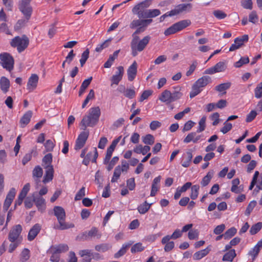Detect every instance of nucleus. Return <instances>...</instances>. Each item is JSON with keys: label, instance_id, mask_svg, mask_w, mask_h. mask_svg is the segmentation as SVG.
I'll list each match as a JSON object with an SVG mask.
<instances>
[{"label": "nucleus", "instance_id": "nucleus-1", "mask_svg": "<svg viewBox=\"0 0 262 262\" xmlns=\"http://www.w3.org/2000/svg\"><path fill=\"white\" fill-rule=\"evenodd\" d=\"M101 114L100 109L99 107L91 108L88 115H85L80 123L82 132L78 136L76 141L75 146V150H79L82 148L85 145L89 137V132L85 131L87 127H94L98 123Z\"/></svg>", "mask_w": 262, "mask_h": 262}, {"label": "nucleus", "instance_id": "nucleus-2", "mask_svg": "<svg viewBox=\"0 0 262 262\" xmlns=\"http://www.w3.org/2000/svg\"><path fill=\"white\" fill-rule=\"evenodd\" d=\"M151 5V0H144L137 5L132 9V13L137 15L139 18L151 19L161 14L159 9H148Z\"/></svg>", "mask_w": 262, "mask_h": 262}, {"label": "nucleus", "instance_id": "nucleus-3", "mask_svg": "<svg viewBox=\"0 0 262 262\" xmlns=\"http://www.w3.org/2000/svg\"><path fill=\"white\" fill-rule=\"evenodd\" d=\"M54 214L56 217L59 225L57 229L61 230H66L74 227L73 223H66V214L64 209L61 206H56L53 208Z\"/></svg>", "mask_w": 262, "mask_h": 262}, {"label": "nucleus", "instance_id": "nucleus-4", "mask_svg": "<svg viewBox=\"0 0 262 262\" xmlns=\"http://www.w3.org/2000/svg\"><path fill=\"white\" fill-rule=\"evenodd\" d=\"M211 82V78L209 76H203L198 79L193 84L192 90L190 93V98H192L198 95L202 91V88L205 87Z\"/></svg>", "mask_w": 262, "mask_h": 262}, {"label": "nucleus", "instance_id": "nucleus-5", "mask_svg": "<svg viewBox=\"0 0 262 262\" xmlns=\"http://www.w3.org/2000/svg\"><path fill=\"white\" fill-rule=\"evenodd\" d=\"M29 44V39L26 35H23L21 37L15 36L10 42L11 47L16 48L19 53L23 52L28 47Z\"/></svg>", "mask_w": 262, "mask_h": 262}, {"label": "nucleus", "instance_id": "nucleus-6", "mask_svg": "<svg viewBox=\"0 0 262 262\" xmlns=\"http://www.w3.org/2000/svg\"><path fill=\"white\" fill-rule=\"evenodd\" d=\"M152 19L139 18L134 19L129 24V27L132 29L137 28L135 33H141L145 31L152 22Z\"/></svg>", "mask_w": 262, "mask_h": 262}, {"label": "nucleus", "instance_id": "nucleus-7", "mask_svg": "<svg viewBox=\"0 0 262 262\" xmlns=\"http://www.w3.org/2000/svg\"><path fill=\"white\" fill-rule=\"evenodd\" d=\"M190 24L191 21L189 19H184L179 21L166 29L164 34L165 36L173 34L188 27Z\"/></svg>", "mask_w": 262, "mask_h": 262}, {"label": "nucleus", "instance_id": "nucleus-8", "mask_svg": "<svg viewBox=\"0 0 262 262\" xmlns=\"http://www.w3.org/2000/svg\"><path fill=\"white\" fill-rule=\"evenodd\" d=\"M0 64L6 70L11 72L14 68V60L10 54L4 52L0 54Z\"/></svg>", "mask_w": 262, "mask_h": 262}, {"label": "nucleus", "instance_id": "nucleus-9", "mask_svg": "<svg viewBox=\"0 0 262 262\" xmlns=\"http://www.w3.org/2000/svg\"><path fill=\"white\" fill-rule=\"evenodd\" d=\"M150 38V36L147 35L140 40L138 42V45H137V46L130 45L132 54L133 57L136 56L138 52H140L144 50L148 44Z\"/></svg>", "mask_w": 262, "mask_h": 262}, {"label": "nucleus", "instance_id": "nucleus-10", "mask_svg": "<svg viewBox=\"0 0 262 262\" xmlns=\"http://www.w3.org/2000/svg\"><path fill=\"white\" fill-rule=\"evenodd\" d=\"M32 0H21L19 2V9L24 15H26L27 18H30L32 8L30 6V3Z\"/></svg>", "mask_w": 262, "mask_h": 262}, {"label": "nucleus", "instance_id": "nucleus-11", "mask_svg": "<svg viewBox=\"0 0 262 262\" xmlns=\"http://www.w3.org/2000/svg\"><path fill=\"white\" fill-rule=\"evenodd\" d=\"M22 231V227L20 225L14 226L10 231L8 235V239L11 243L17 241Z\"/></svg>", "mask_w": 262, "mask_h": 262}, {"label": "nucleus", "instance_id": "nucleus-12", "mask_svg": "<svg viewBox=\"0 0 262 262\" xmlns=\"http://www.w3.org/2000/svg\"><path fill=\"white\" fill-rule=\"evenodd\" d=\"M117 71L116 72L115 74L113 75L111 78V84L118 85L119 82L122 80V77L124 74V68L122 66H119L117 68Z\"/></svg>", "mask_w": 262, "mask_h": 262}, {"label": "nucleus", "instance_id": "nucleus-13", "mask_svg": "<svg viewBox=\"0 0 262 262\" xmlns=\"http://www.w3.org/2000/svg\"><path fill=\"white\" fill-rule=\"evenodd\" d=\"M137 68L138 64L136 61H134V62L128 67L127 70V75L128 81H133L135 79L137 74Z\"/></svg>", "mask_w": 262, "mask_h": 262}, {"label": "nucleus", "instance_id": "nucleus-14", "mask_svg": "<svg viewBox=\"0 0 262 262\" xmlns=\"http://www.w3.org/2000/svg\"><path fill=\"white\" fill-rule=\"evenodd\" d=\"M43 168L46 169L45 174L43 177V183L46 184L51 181L53 178L54 169L52 165H43Z\"/></svg>", "mask_w": 262, "mask_h": 262}, {"label": "nucleus", "instance_id": "nucleus-15", "mask_svg": "<svg viewBox=\"0 0 262 262\" xmlns=\"http://www.w3.org/2000/svg\"><path fill=\"white\" fill-rule=\"evenodd\" d=\"M39 77L36 74H33L29 77L27 83V89L30 91L34 90L37 87Z\"/></svg>", "mask_w": 262, "mask_h": 262}, {"label": "nucleus", "instance_id": "nucleus-16", "mask_svg": "<svg viewBox=\"0 0 262 262\" xmlns=\"http://www.w3.org/2000/svg\"><path fill=\"white\" fill-rule=\"evenodd\" d=\"M34 202L38 210L41 212H43L46 208L45 200L41 196L35 195L34 196Z\"/></svg>", "mask_w": 262, "mask_h": 262}, {"label": "nucleus", "instance_id": "nucleus-17", "mask_svg": "<svg viewBox=\"0 0 262 262\" xmlns=\"http://www.w3.org/2000/svg\"><path fill=\"white\" fill-rule=\"evenodd\" d=\"M41 229V226L39 224H35L29 230L28 235V239L32 241L36 237Z\"/></svg>", "mask_w": 262, "mask_h": 262}, {"label": "nucleus", "instance_id": "nucleus-18", "mask_svg": "<svg viewBox=\"0 0 262 262\" xmlns=\"http://www.w3.org/2000/svg\"><path fill=\"white\" fill-rule=\"evenodd\" d=\"M50 249L59 255L61 253H64L68 251L69 250V247L67 244H61L53 245L51 246Z\"/></svg>", "mask_w": 262, "mask_h": 262}, {"label": "nucleus", "instance_id": "nucleus-19", "mask_svg": "<svg viewBox=\"0 0 262 262\" xmlns=\"http://www.w3.org/2000/svg\"><path fill=\"white\" fill-rule=\"evenodd\" d=\"M42 168L39 165L36 166L32 171V177L37 184L40 182L39 179L42 177Z\"/></svg>", "mask_w": 262, "mask_h": 262}, {"label": "nucleus", "instance_id": "nucleus-20", "mask_svg": "<svg viewBox=\"0 0 262 262\" xmlns=\"http://www.w3.org/2000/svg\"><path fill=\"white\" fill-rule=\"evenodd\" d=\"M79 255L82 258L81 262H91L92 250L85 249L79 251Z\"/></svg>", "mask_w": 262, "mask_h": 262}, {"label": "nucleus", "instance_id": "nucleus-21", "mask_svg": "<svg viewBox=\"0 0 262 262\" xmlns=\"http://www.w3.org/2000/svg\"><path fill=\"white\" fill-rule=\"evenodd\" d=\"M32 116L31 111H28L23 115L19 121L21 127H24L30 122Z\"/></svg>", "mask_w": 262, "mask_h": 262}, {"label": "nucleus", "instance_id": "nucleus-22", "mask_svg": "<svg viewBox=\"0 0 262 262\" xmlns=\"http://www.w3.org/2000/svg\"><path fill=\"white\" fill-rule=\"evenodd\" d=\"M1 89L4 93L8 92L10 86L9 80L5 76L1 77L0 79Z\"/></svg>", "mask_w": 262, "mask_h": 262}, {"label": "nucleus", "instance_id": "nucleus-23", "mask_svg": "<svg viewBox=\"0 0 262 262\" xmlns=\"http://www.w3.org/2000/svg\"><path fill=\"white\" fill-rule=\"evenodd\" d=\"M174 90L171 92V102L175 101L182 97L183 96L182 93L181 92V87L178 86L173 88Z\"/></svg>", "mask_w": 262, "mask_h": 262}, {"label": "nucleus", "instance_id": "nucleus-24", "mask_svg": "<svg viewBox=\"0 0 262 262\" xmlns=\"http://www.w3.org/2000/svg\"><path fill=\"white\" fill-rule=\"evenodd\" d=\"M214 174V171L213 170H209L207 174L203 177L201 182V185L202 187H205L209 184Z\"/></svg>", "mask_w": 262, "mask_h": 262}, {"label": "nucleus", "instance_id": "nucleus-25", "mask_svg": "<svg viewBox=\"0 0 262 262\" xmlns=\"http://www.w3.org/2000/svg\"><path fill=\"white\" fill-rule=\"evenodd\" d=\"M132 243L124 244L122 245V248L114 254L115 258H118L125 254L127 249L132 245Z\"/></svg>", "mask_w": 262, "mask_h": 262}, {"label": "nucleus", "instance_id": "nucleus-26", "mask_svg": "<svg viewBox=\"0 0 262 262\" xmlns=\"http://www.w3.org/2000/svg\"><path fill=\"white\" fill-rule=\"evenodd\" d=\"M171 92L169 90H166L162 93L159 99L162 102L170 103L171 102Z\"/></svg>", "mask_w": 262, "mask_h": 262}, {"label": "nucleus", "instance_id": "nucleus-27", "mask_svg": "<svg viewBox=\"0 0 262 262\" xmlns=\"http://www.w3.org/2000/svg\"><path fill=\"white\" fill-rule=\"evenodd\" d=\"M210 251V249L209 247H207L206 248L200 250L195 252L193 255V258L195 260H200L206 255H207Z\"/></svg>", "mask_w": 262, "mask_h": 262}, {"label": "nucleus", "instance_id": "nucleus-28", "mask_svg": "<svg viewBox=\"0 0 262 262\" xmlns=\"http://www.w3.org/2000/svg\"><path fill=\"white\" fill-rule=\"evenodd\" d=\"M236 254L234 249H231L226 253L222 258L223 261H232Z\"/></svg>", "mask_w": 262, "mask_h": 262}, {"label": "nucleus", "instance_id": "nucleus-29", "mask_svg": "<svg viewBox=\"0 0 262 262\" xmlns=\"http://www.w3.org/2000/svg\"><path fill=\"white\" fill-rule=\"evenodd\" d=\"M230 86V82L223 83L216 85L215 87V90L219 92H222L223 94H225L226 93V91L229 89Z\"/></svg>", "mask_w": 262, "mask_h": 262}, {"label": "nucleus", "instance_id": "nucleus-30", "mask_svg": "<svg viewBox=\"0 0 262 262\" xmlns=\"http://www.w3.org/2000/svg\"><path fill=\"white\" fill-rule=\"evenodd\" d=\"M152 204L147 203L145 201L144 203L139 205L138 207V210L140 214H144L149 209Z\"/></svg>", "mask_w": 262, "mask_h": 262}, {"label": "nucleus", "instance_id": "nucleus-31", "mask_svg": "<svg viewBox=\"0 0 262 262\" xmlns=\"http://www.w3.org/2000/svg\"><path fill=\"white\" fill-rule=\"evenodd\" d=\"M237 232V229L232 227L228 229L224 233V239H229L234 236Z\"/></svg>", "mask_w": 262, "mask_h": 262}, {"label": "nucleus", "instance_id": "nucleus-32", "mask_svg": "<svg viewBox=\"0 0 262 262\" xmlns=\"http://www.w3.org/2000/svg\"><path fill=\"white\" fill-rule=\"evenodd\" d=\"M25 19H19L14 26V30L16 31L20 30L25 26L30 18H27L26 15H24Z\"/></svg>", "mask_w": 262, "mask_h": 262}, {"label": "nucleus", "instance_id": "nucleus-33", "mask_svg": "<svg viewBox=\"0 0 262 262\" xmlns=\"http://www.w3.org/2000/svg\"><path fill=\"white\" fill-rule=\"evenodd\" d=\"M262 228V223L258 222L257 223L252 226L250 229V233L251 235H254L259 231Z\"/></svg>", "mask_w": 262, "mask_h": 262}, {"label": "nucleus", "instance_id": "nucleus-34", "mask_svg": "<svg viewBox=\"0 0 262 262\" xmlns=\"http://www.w3.org/2000/svg\"><path fill=\"white\" fill-rule=\"evenodd\" d=\"M121 166L120 165L117 166L115 168L113 176L112 178L111 182L112 183L116 182L118 179L119 178L121 175Z\"/></svg>", "mask_w": 262, "mask_h": 262}, {"label": "nucleus", "instance_id": "nucleus-35", "mask_svg": "<svg viewBox=\"0 0 262 262\" xmlns=\"http://www.w3.org/2000/svg\"><path fill=\"white\" fill-rule=\"evenodd\" d=\"M199 189L200 186L198 185H193L191 187V192L190 194V198L192 200H195L198 198Z\"/></svg>", "mask_w": 262, "mask_h": 262}, {"label": "nucleus", "instance_id": "nucleus-36", "mask_svg": "<svg viewBox=\"0 0 262 262\" xmlns=\"http://www.w3.org/2000/svg\"><path fill=\"white\" fill-rule=\"evenodd\" d=\"M90 51L89 49H86L81 54V58L80 59V66L82 67L85 63L86 62L87 59L89 57Z\"/></svg>", "mask_w": 262, "mask_h": 262}, {"label": "nucleus", "instance_id": "nucleus-37", "mask_svg": "<svg viewBox=\"0 0 262 262\" xmlns=\"http://www.w3.org/2000/svg\"><path fill=\"white\" fill-rule=\"evenodd\" d=\"M143 142L147 145H152L154 143V137L151 134H147L143 137Z\"/></svg>", "mask_w": 262, "mask_h": 262}, {"label": "nucleus", "instance_id": "nucleus-38", "mask_svg": "<svg viewBox=\"0 0 262 262\" xmlns=\"http://www.w3.org/2000/svg\"><path fill=\"white\" fill-rule=\"evenodd\" d=\"M144 247L142 246V244L141 243H138L134 245L131 248L130 251L132 253L136 252H139L143 251Z\"/></svg>", "mask_w": 262, "mask_h": 262}, {"label": "nucleus", "instance_id": "nucleus-39", "mask_svg": "<svg viewBox=\"0 0 262 262\" xmlns=\"http://www.w3.org/2000/svg\"><path fill=\"white\" fill-rule=\"evenodd\" d=\"M257 202L253 200L251 201L247 206L245 214L246 216H249L254 208L256 205Z\"/></svg>", "mask_w": 262, "mask_h": 262}, {"label": "nucleus", "instance_id": "nucleus-40", "mask_svg": "<svg viewBox=\"0 0 262 262\" xmlns=\"http://www.w3.org/2000/svg\"><path fill=\"white\" fill-rule=\"evenodd\" d=\"M42 165H52L51 163L52 162V155L51 153L45 155L42 160Z\"/></svg>", "mask_w": 262, "mask_h": 262}, {"label": "nucleus", "instance_id": "nucleus-41", "mask_svg": "<svg viewBox=\"0 0 262 262\" xmlns=\"http://www.w3.org/2000/svg\"><path fill=\"white\" fill-rule=\"evenodd\" d=\"M111 40L112 39L111 38L108 39L102 43L98 45L95 49V51L97 52H100L103 49L107 48L109 46V43Z\"/></svg>", "mask_w": 262, "mask_h": 262}, {"label": "nucleus", "instance_id": "nucleus-42", "mask_svg": "<svg viewBox=\"0 0 262 262\" xmlns=\"http://www.w3.org/2000/svg\"><path fill=\"white\" fill-rule=\"evenodd\" d=\"M30 257V251L27 248H25L20 254V261L26 262Z\"/></svg>", "mask_w": 262, "mask_h": 262}, {"label": "nucleus", "instance_id": "nucleus-43", "mask_svg": "<svg viewBox=\"0 0 262 262\" xmlns=\"http://www.w3.org/2000/svg\"><path fill=\"white\" fill-rule=\"evenodd\" d=\"M110 248V245L108 244H101L95 246V249L96 251L101 252H104L107 251Z\"/></svg>", "mask_w": 262, "mask_h": 262}, {"label": "nucleus", "instance_id": "nucleus-44", "mask_svg": "<svg viewBox=\"0 0 262 262\" xmlns=\"http://www.w3.org/2000/svg\"><path fill=\"white\" fill-rule=\"evenodd\" d=\"M249 62V59L248 57H242L237 62H235L234 67L236 68H240L243 65L248 63Z\"/></svg>", "mask_w": 262, "mask_h": 262}, {"label": "nucleus", "instance_id": "nucleus-45", "mask_svg": "<svg viewBox=\"0 0 262 262\" xmlns=\"http://www.w3.org/2000/svg\"><path fill=\"white\" fill-rule=\"evenodd\" d=\"M177 7L179 11V13H181L183 11H186L187 9L190 10L192 8L191 4H181L177 6Z\"/></svg>", "mask_w": 262, "mask_h": 262}, {"label": "nucleus", "instance_id": "nucleus-46", "mask_svg": "<svg viewBox=\"0 0 262 262\" xmlns=\"http://www.w3.org/2000/svg\"><path fill=\"white\" fill-rule=\"evenodd\" d=\"M206 117L204 116L203 117L199 122V127L196 130L197 133H201L203 131H204L206 127Z\"/></svg>", "mask_w": 262, "mask_h": 262}, {"label": "nucleus", "instance_id": "nucleus-47", "mask_svg": "<svg viewBox=\"0 0 262 262\" xmlns=\"http://www.w3.org/2000/svg\"><path fill=\"white\" fill-rule=\"evenodd\" d=\"M186 154L187 156V159L182 163V166L184 167H188L189 166L190 162L192 158V154L191 150L188 151L186 152Z\"/></svg>", "mask_w": 262, "mask_h": 262}, {"label": "nucleus", "instance_id": "nucleus-48", "mask_svg": "<svg viewBox=\"0 0 262 262\" xmlns=\"http://www.w3.org/2000/svg\"><path fill=\"white\" fill-rule=\"evenodd\" d=\"M255 97L260 98L262 97V82L258 83L254 90Z\"/></svg>", "mask_w": 262, "mask_h": 262}, {"label": "nucleus", "instance_id": "nucleus-49", "mask_svg": "<svg viewBox=\"0 0 262 262\" xmlns=\"http://www.w3.org/2000/svg\"><path fill=\"white\" fill-rule=\"evenodd\" d=\"M198 64V61L196 60H193L192 64L189 67V70L186 72V75L187 76H190L195 71Z\"/></svg>", "mask_w": 262, "mask_h": 262}, {"label": "nucleus", "instance_id": "nucleus-50", "mask_svg": "<svg viewBox=\"0 0 262 262\" xmlns=\"http://www.w3.org/2000/svg\"><path fill=\"white\" fill-rule=\"evenodd\" d=\"M213 67L216 73L223 72L226 69L225 63L222 61L219 62Z\"/></svg>", "mask_w": 262, "mask_h": 262}, {"label": "nucleus", "instance_id": "nucleus-51", "mask_svg": "<svg viewBox=\"0 0 262 262\" xmlns=\"http://www.w3.org/2000/svg\"><path fill=\"white\" fill-rule=\"evenodd\" d=\"M224 126L221 129V132L225 134L232 129V125L231 123L228 122L227 121L224 122Z\"/></svg>", "mask_w": 262, "mask_h": 262}, {"label": "nucleus", "instance_id": "nucleus-52", "mask_svg": "<svg viewBox=\"0 0 262 262\" xmlns=\"http://www.w3.org/2000/svg\"><path fill=\"white\" fill-rule=\"evenodd\" d=\"M153 91L152 90H145L143 91L141 95L139 101L142 102L144 100L147 99L150 96L152 95Z\"/></svg>", "mask_w": 262, "mask_h": 262}, {"label": "nucleus", "instance_id": "nucleus-53", "mask_svg": "<svg viewBox=\"0 0 262 262\" xmlns=\"http://www.w3.org/2000/svg\"><path fill=\"white\" fill-rule=\"evenodd\" d=\"M260 250L254 246L251 250L249 251L248 254L252 256V261H254L255 258L258 255Z\"/></svg>", "mask_w": 262, "mask_h": 262}, {"label": "nucleus", "instance_id": "nucleus-54", "mask_svg": "<svg viewBox=\"0 0 262 262\" xmlns=\"http://www.w3.org/2000/svg\"><path fill=\"white\" fill-rule=\"evenodd\" d=\"M213 14L216 18L219 19H224L227 16V14L225 12L219 10L214 11Z\"/></svg>", "mask_w": 262, "mask_h": 262}, {"label": "nucleus", "instance_id": "nucleus-55", "mask_svg": "<svg viewBox=\"0 0 262 262\" xmlns=\"http://www.w3.org/2000/svg\"><path fill=\"white\" fill-rule=\"evenodd\" d=\"M226 226L224 224L217 226L213 230V233L216 235L221 234L225 229Z\"/></svg>", "mask_w": 262, "mask_h": 262}, {"label": "nucleus", "instance_id": "nucleus-56", "mask_svg": "<svg viewBox=\"0 0 262 262\" xmlns=\"http://www.w3.org/2000/svg\"><path fill=\"white\" fill-rule=\"evenodd\" d=\"M196 136V132H191L187 135V136L184 139V142L188 143L190 142H193L194 140V137Z\"/></svg>", "mask_w": 262, "mask_h": 262}, {"label": "nucleus", "instance_id": "nucleus-57", "mask_svg": "<svg viewBox=\"0 0 262 262\" xmlns=\"http://www.w3.org/2000/svg\"><path fill=\"white\" fill-rule=\"evenodd\" d=\"M34 196H35V194H33V198L31 199L29 197H27L24 202L25 206L27 208H31L34 202Z\"/></svg>", "mask_w": 262, "mask_h": 262}, {"label": "nucleus", "instance_id": "nucleus-58", "mask_svg": "<svg viewBox=\"0 0 262 262\" xmlns=\"http://www.w3.org/2000/svg\"><path fill=\"white\" fill-rule=\"evenodd\" d=\"M85 187H82L76 193L75 197V201L80 200L83 196H85Z\"/></svg>", "mask_w": 262, "mask_h": 262}, {"label": "nucleus", "instance_id": "nucleus-59", "mask_svg": "<svg viewBox=\"0 0 262 262\" xmlns=\"http://www.w3.org/2000/svg\"><path fill=\"white\" fill-rule=\"evenodd\" d=\"M252 0H245L241 2L242 6L246 9L251 10L252 9Z\"/></svg>", "mask_w": 262, "mask_h": 262}, {"label": "nucleus", "instance_id": "nucleus-60", "mask_svg": "<svg viewBox=\"0 0 262 262\" xmlns=\"http://www.w3.org/2000/svg\"><path fill=\"white\" fill-rule=\"evenodd\" d=\"M119 161V157H114L110 162L109 163L108 166H107V170L108 171H111L113 167L115 166V165Z\"/></svg>", "mask_w": 262, "mask_h": 262}, {"label": "nucleus", "instance_id": "nucleus-61", "mask_svg": "<svg viewBox=\"0 0 262 262\" xmlns=\"http://www.w3.org/2000/svg\"><path fill=\"white\" fill-rule=\"evenodd\" d=\"M257 115V113L255 111L252 110L251 111L249 114L247 115V117L246 119V121L247 122H250L252 121Z\"/></svg>", "mask_w": 262, "mask_h": 262}, {"label": "nucleus", "instance_id": "nucleus-62", "mask_svg": "<svg viewBox=\"0 0 262 262\" xmlns=\"http://www.w3.org/2000/svg\"><path fill=\"white\" fill-rule=\"evenodd\" d=\"M258 20V16L256 12L255 11H253L249 14V21L253 24H255Z\"/></svg>", "mask_w": 262, "mask_h": 262}, {"label": "nucleus", "instance_id": "nucleus-63", "mask_svg": "<svg viewBox=\"0 0 262 262\" xmlns=\"http://www.w3.org/2000/svg\"><path fill=\"white\" fill-rule=\"evenodd\" d=\"M136 95V92L134 90L131 89H127L124 94V96L129 98H133Z\"/></svg>", "mask_w": 262, "mask_h": 262}, {"label": "nucleus", "instance_id": "nucleus-64", "mask_svg": "<svg viewBox=\"0 0 262 262\" xmlns=\"http://www.w3.org/2000/svg\"><path fill=\"white\" fill-rule=\"evenodd\" d=\"M199 236V232L197 230H190L188 234V237L189 239L192 240L197 238Z\"/></svg>", "mask_w": 262, "mask_h": 262}]
</instances>
